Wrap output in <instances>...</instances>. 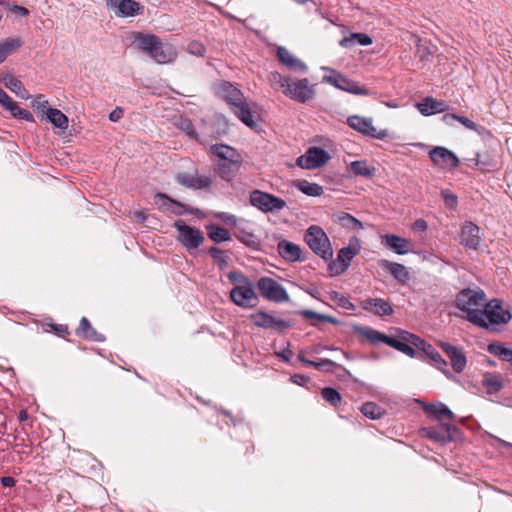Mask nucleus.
Returning a JSON list of instances; mask_svg holds the SVG:
<instances>
[{
  "label": "nucleus",
  "instance_id": "nucleus-1",
  "mask_svg": "<svg viewBox=\"0 0 512 512\" xmlns=\"http://www.w3.org/2000/svg\"><path fill=\"white\" fill-rule=\"evenodd\" d=\"M133 42L139 50L146 53L158 64L170 63L177 57L174 46L163 42L157 35L134 32Z\"/></svg>",
  "mask_w": 512,
  "mask_h": 512
},
{
  "label": "nucleus",
  "instance_id": "nucleus-2",
  "mask_svg": "<svg viewBox=\"0 0 512 512\" xmlns=\"http://www.w3.org/2000/svg\"><path fill=\"white\" fill-rule=\"evenodd\" d=\"M210 152L220 160L214 163L213 169L223 181L232 182L240 171L243 163L241 154L226 144H214Z\"/></svg>",
  "mask_w": 512,
  "mask_h": 512
},
{
  "label": "nucleus",
  "instance_id": "nucleus-3",
  "mask_svg": "<svg viewBox=\"0 0 512 512\" xmlns=\"http://www.w3.org/2000/svg\"><path fill=\"white\" fill-rule=\"evenodd\" d=\"M270 82L279 85L282 93L286 97L299 103H306L315 95V90L313 86L309 84L307 78L296 80L291 77L283 76L279 72H272L270 74Z\"/></svg>",
  "mask_w": 512,
  "mask_h": 512
},
{
  "label": "nucleus",
  "instance_id": "nucleus-4",
  "mask_svg": "<svg viewBox=\"0 0 512 512\" xmlns=\"http://www.w3.org/2000/svg\"><path fill=\"white\" fill-rule=\"evenodd\" d=\"M512 319L509 310L502 307L499 299H491L481 313H474L471 323L480 328L496 330V325H505Z\"/></svg>",
  "mask_w": 512,
  "mask_h": 512
},
{
  "label": "nucleus",
  "instance_id": "nucleus-5",
  "mask_svg": "<svg viewBox=\"0 0 512 512\" xmlns=\"http://www.w3.org/2000/svg\"><path fill=\"white\" fill-rule=\"evenodd\" d=\"M488 300L483 290L477 288H464L458 292L455 304L456 307L465 312V319L471 323L474 313H481L482 309L486 307Z\"/></svg>",
  "mask_w": 512,
  "mask_h": 512
},
{
  "label": "nucleus",
  "instance_id": "nucleus-6",
  "mask_svg": "<svg viewBox=\"0 0 512 512\" xmlns=\"http://www.w3.org/2000/svg\"><path fill=\"white\" fill-rule=\"evenodd\" d=\"M354 332L358 335L364 336L367 340H369L372 344H376L378 342L385 343L386 345L404 353L405 355L413 358L416 356V351L414 347L409 343L403 341L399 335L395 337L388 336L376 329L366 326H355Z\"/></svg>",
  "mask_w": 512,
  "mask_h": 512
},
{
  "label": "nucleus",
  "instance_id": "nucleus-7",
  "mask_svg": "<svg viewBox=\"0 0 512 512\" xmlns=\"http://www.w3.org/2000/svg\"><path fill=\"white\" fill-rule=\"evenodd\" d=\"M304 240L309 248L323 260L332 259L333 250L330 240L321 227L317 225L310 226L306 230Z\"/></svg>",
  "mask_w": 512,
  "mask_h": 512
},
{
  "label": "nucleus",
  "instance_id": "nucleus-8",
  "mask_svg": "<svg viewBox=\"0 0 512 512\" xmlns=\"http://www.w3.org/2000/svg\"><path fill=\"white\" fill-rule=\"evenodd\" d=\"M419 433L422 437L441 444L455 442L462 438V432L457 426L445 422H439L434 426L423 427L420 429Z\"/></svg>",
  "mask_w": 512,
  "mask_h": 512
},
{
  "label": "nucleus",
  "instance_id": "nucleus-9",
  "mask_svg": "<svg viewBox=\"0 0 512 512\" xmlns=\"http://www.w3.org/2000/svg\"><path fill=\"white\" fill-rule=\"evenodd\" d=\"M249 202L263 213L278 212L286 206V202L283 199L258 189L250 192Z\"/></svg>",
  "mask_w": 512,
  "mask_h": 512
},
{
  "label": "nucleus",
  "instance_id": "nucleus-10",
  "mask_svg": "<svg viewBox=\"0 0 512 512\" xmlns=\"http://www.w3.org/2000/svg\"><path fill=\"white\" fill-rule=\"evenodd\" d=\"M360 245L358 240L355 239V245L350 242L347 247L339 250L336 260H329L328 270L331 275L338 276L347 271L352 259L359 253Z\"/></svg>",
  "mask_w": 512,
  "mask_h": 512
},
{
  "label": "nucleus",
  "instance_id": "nucleus-11",
  "mask_svg": "<svg viewBox=\"0 0 512 512\" xmlns=\"http://www.w3.org/2000/svg\"><path fill=\"white\" fill-rule=\"evenodd\" d=\"M257 288L260 294L269 301L281 303L289 300V295L286 289L273 278H259L257 281Z\"/></svg>",
  "mask_w": 512,
  "mask_h": 512
},
{
  "label": "nucleus",
  "instance_id": "nucleus-12",
  "mask_svg": "<svg viewBox=\"0 0 512 512\" xmlns=\"http://www.w3.org/2000/svg\"><path fill=\"white\" fill-rule=\"evenodd\" d=\"M174 227L179 233V242H181L187 249H196L203 243L204 235L200 229L189 226L182 220L175 221Z\"/></svg>",
  "mask_w": 512,
  "mask_h": 512
},
{
  "label": "nucleus",
  "instance_id": "nucleus-13",
  "mask_svg": "<svg viewBox=\"0 0 512 512\" xmlns=\"http://www.w3.org/2000/svg\"><path fill=\"white\" fill-rule=\"evenodd\" d=\"M347 124L353 130L374 139L383 140L388 136V131L386 129L377 131V129L373 126V121L371 118L352 115L347 118Z\"/></svg>",
  "mask_w": 512,
  "mask_h": 512
},
{
  "label": "nucleus",
  "instance_id": "nucleus-14",
  "mask_svg": "<svg viewBox=\"0 0 512 512\" xmlns=\"http://www.w3.org/2000/svg\"><path fill=\"white\" fill-rule=\"evenodd\" d=\"M230 298L237 306L242 308H253L259 302L252 282L247 285L234 286L230 291Z\"/></svg>",
  "mask_w": 512,
  "mask_h": 512
},
{
  "label": "nucleus",
  "instance_id": "nucleus-15",
  "mask_svg": "<svg viewBox=\"0 0 512 512\" xmlns=\"http://www.w3.org/2000/svg\"><path fill=\"white\" fill-rule=\"evenodd\" d=\"M330 159L329 153L320 147H311L305 155L297 159V165L305 169H316L324 166Z\"/></svg>",
  "mask_w": 512,
  "mask_h": 512
},
{
  "label": "nucleus",
  "instance_id": "nucleus-16",
  "mask_svg": "<svg viewBox=\"0 0 512 512\" xmlns=\"http://www.w3.org/2000/svg\"><path fill=\"white\" fill-rule=\"evenodd\" d=\"M431 161L442 169H454L459 165L458 157L449 149L437 146L429 151Z\"/></svg>",
  "mask_w": 512,
  "mask_h": 512
},
{
  "label": "nucleus",
  "instance_id": "nucleus-17",
  "mask_svg": "<svg viewBox=\"0 0 512 512\" xmlns=\"http://www.w3.org/2000/svg\"><path fill=\"white\" fill-rule=\"evenodd\" d=\"M324 80L336 88L341 89L343 91L355 94V95H366L367 90L358 86V84L343 74L336 72L335 70H331L330 75L324 76Z\"/></svg>",
  "mask_w": 512,
  "mask_h": 512
},
{
  "label": "nucleus",
  "instance_id": "nucleus-18",
  "mask_svg": "<svg viewBox=\"0 0 512 512\" xmlns=\"http://www.w3.org/2000/svg\"><path fill=\"white\" fill-rule=\"evenodd\" d=\"M175 180L178 184L194 189V190H206L212 186L213 180L208 175H193L187 172L178 173L175 176Z\"/></svg>",
  "mask_w": 512,
  "mask_h": 512
},
{
  "label": "nucleus",
  "instance_id": "nucleus-19",
  "mask_svg": "<svg viewBox=\"0 0 512 512\" xmlns=\"http://www.w3.org/2000/svg\"><path fill=\"white\" fill-rule=\"evenodd\" d=\"M438 346L443 350L446 356L449 358L451 362V366L456 373H461L464 371L467 358L463 350L459 347H456L448 342L439 341Z\"/></svg>",
  "mask_w": 512,
  "mask_h": 512
},
{
  "label": "nucleus",
  "instance_id": "nucleus-20",
  "mask_svg": "<svg viewBox=\"0 0 512 512\" xmlns=\"http://www.w3.org/2000/svg\"><path fill=\"white\" fill-rule=\"evenodd\" d=\"M360 306L363 310L380 317L390 316L394 313L392 304L382 298H367L361 300Z\"/></svg>",
  "mask_w": 512,
  "mask_h": 512
},
{
  "label": "nucleus",
  "instance_id": "nucleus-21",
  "mask_svg": "<svg viewBox=\"0 0 512 512\" xmlns=\"http://www.w3.org/2000/svg\"><path fill=\"white\" fill-rule=\"evenodd\" d=\"M277 251L284 260L289 262H303L306 260V255L300 245L285 239L278 242Z\"/></svg>",
  "mask_w": 512,
  "mask_h": 512
},
{
  "label": "nucleus",
  "instance_id": "nucleus-22",
  "mask_svg": "<svg viewBox=\"0 0 512 512\" xmlns=\"http://www.w3.org/2000/svg\"><path fill=\"white\" fill-rule=\"evenodd\" d=\"M480 228L472 222H465L461 228L460 244L477 250L480 245Z\"/></svg>",
  "mask_w": 512,
  "mask_h": 512
},
{
  "label": "nucleus",
  "instance_id": "nucleus-23",
  "mask_svg": "<svg viewBox=\"0 0 512 512\" xmlns=\"http://www.w3.org/2000/svg\"><path fill=\"white\" fill-rule=\"evenodd\" d=\"M381 243L399 255L413 251L410 240L395 234H385L381 237Z\"/></svg>",
  "mask_w": 512,
  "mask_h": 512
},
{
  "label": "nucleus",
  "instance_id": "nucleus-24",
  "mask_svg": "<svg viewBox=\"0 0 512 512\" xmlns=\"http://www.w3.org/2000/svg\"><path fill=\"white\" fill-rule=\"evenodd\" d=\"M217 94L220 98L225 100L231 108L236 104H239L245 97L240 89L235 87L228 81H221L217 87Z\"/></svg>",
  "mask_w": 512,
  "mask_h": 512
},
{
  "label": "nucleus",
  "instance_id": "nucleus-25",
  "mask_svg": "<svg viewBox=\"0 0 512 512\" xmlns=\"http://www.w3.org/2000/svg\"><path fill=\"white\" fill-rule=\"evenodd\" d=\"M378 263L384 271L391 274L400 284H405L410 279V273L407 267L403 264L392 262L386 259H381Z\"/></svg>",
  "mask_w": 512,
  "mask_h": 512
},
{
  "label": "nucleus",
  "instance_id": "nucleus-26",
  "mask_svg": "<svg viewBox=\"0 0 512 512\" xmlns=\"http://www.w3.org/2000/svg\"><path fill=\"white\" fill-rule=\"evenodd\" d=\"M277 57L279 61L283 65L287 66L290 70L298 71L301 73H306L308 70L307 65L292 55L290 51L285 47L280 46L277 48Z\"/></svg>",
  "mask_w": 512,
  "mask_h": 512
},
{
  "label": "nucleus",
  "instance_id": "nucleus-27",
  "mask_svg": "<svg viewBox=\"0 0 512 512\" xmlns=\"http://www.w3.org/2000/svg\"><path fill=\"white\" fill-rule=\"evenodd\" d=\"M75 333L78 337L89 341L103 342L105 340L104 335L98 333L96 329L92 327L90 321L86 317L81 318Z\"/></svg>",
  "mask_w": 512,
  "mask_h": 512
},
{
  "label": "nucleus",
  "instance_id": "nucleus-28",
  "mask_svg": "<svg viewBox=\"0 0 512 512\" xmlns=\"http://www.w3.org/2000/svg\"><path fill=\"white\" fill-rule=\"evenodd\" d=\"M424 411L439 422H442L443 419L454 420L455 418L454 413L441 402L427 404Z\"/></svg>",
  "mask_w": 512,
  "mask_h": 512
},
{
  "label": "nucleus",
  "instance_id": "nucleus-29",
  "mask_svg": "<svg viewBox=\"0 0 512 512\" xmlns=\"http://www.w3.org/2000/svg\"><path fill=\"white\" fill-rule=\"evenodd\" d=\"M418 110L425 116L442 113L447 109L444 101H438L431 97H426L422 102L417 104Z\"/></svg>",
  "mask_w": 512,
  "mask_h": 512
},
{
  "label": "nucleus",
  "instance_id": "nucleus-30",
  "mask_svg": "<svg viewBox=\"0 0 512 512\" xmlns=\"http://www.w3.org/2000/svg\"><path fill=\"white\" fill-rule=\"evenodd\" d=\"M114 8H117V15L121 17H133L140 14L143 9L135 0H116Z\"/></svg>",
  "mask_w": 512,
  "mask_h": 512
},
{
  "label": "nucleus",
  "instance_id": "nucleus-31",
  "mask_svg": "<svg viewBox=\"0 0 512 512\" xmlns=\"http://www.w3.org/2000/svg\"><path fill=\"white\" fill-rule=\"evenodd\" d=\"M233 113L238 117L241 122H243L249 128H255L257 126L256 121L254 120L251 107L245 100L239 102L232 108Z\"/></svg>",
  "mask_w": 512,
  "mask_h": 512
},
{
  "label": "nucleus",
  "instance_id": "nucleus-32",
  "mask_svg": "<svg viewBox=\"0 0 512 512\" xmlns=\"http://www.w3.org/2000/svg\"><path fill=\"white\" fill-rule=\"evenodd\" d=\"M234 236L248 248L253 250H260L261 240L252 231H249L243 227H237V229L234 231Z\"/></svg>",
  "mask_w": 512,
  "mask_h": 512
},
{
  "label": "nucleus",
  "instance_id": "nucleus-33",
  "mask_svg": "<svg viewBox=\"0 0 512 512\" xmlns=\"http://www.w3.org/2000/svg\"><path fill=\"white\" fill-rule=\"evenodd\" d=\"M1 82L4 84L6 88L15 93L21 99L30 98V94L28 90L24 87L23 83L11 74L3 75V77L1 78Z\"/></svg>",
  "mask_w": 512,
  "mask_h": 512
},
{
  "label": "nucleus",
  "instance_id": "nucleus-34",
  "mask_svg": "<svg viewBox=\"0 0 512 512\" xmlns=\"http://www.w3.org/2000/svg\"><path fill=\"white\" fill-rule=\"evenodd\" d=\"M482 385L488 394H495L503 388V380L499 374L486 372L483 374Z\"/></svg>",
  "mask_w": 512,
  "mask_h": 512
},
{
  "label": "nucleus",
  "instance_id": "nucleus-35",
  "mask_svg": "<svg viewBox=\"0 0 512 512\" xmlns=\"http://www.w3.org/2000/svg\"><path fill=\"white\" fill-rule=\"evenodd\" d=\"M339 44L343 48H352L356 44L368 46L372 44V38L365 33H351L349 36L342 38Z\"/></svg>",
  "mask_w": 512,
  "mask_h": 512
},
{
  "label": "nucleus",
  "instance_id": "nucleus-36",
  "mask_svg": "<svg viewBox=\"0 0 512 512\" xmlns=\"http://www.w3.org/2000/svg\"><path fill=\"white\" fill-rule=\"evenodd\" d=\"M427 352L423 355L428 359L429 363L433 365L435 368L442 371L445 375H451L450 371L447 369V362L443 359L440 353L431 345L427 347Z\"/></svg>",
  "mask_w": 512,
  "mask_h": 512
},
{
  "label": "nucleus",
  "instance_id": "nucleus-37",
  "mask_svg": "<svg viewBox=\"0 0 512 512\" xmlns=\"http://www.w3.org/2000/svg\"><path fill=\"white\" fill-rule=\"evenodd\" d=\"M475 166L480 167L483 171H493L497 169V161L488 153H476L475 158L470 159Z\"/></svg>",
  "mask_w": 512,
  "mask_h": 512
},
{
  "label": "nucleus",
  "instance_id": "nucleus-38",
  "mask_svg": "<svg viewBox=\"0 0 512 512\" xmlns=\"http://www.w3.org/2000/svg\"><path fill=\"white\" fill-rule=\"evenodd\" d=\"M293 186L307 196L318 197L324 192L323 187L317 183H311L307 180H296Z\"/></svg>",
  "mask_w": 512,
  "mask_h": 512
},
{
  "label": "nucleus",
  "instance_id": "nucleus-39",
  "mask_svg": "<svg viewBox=\"0 0 512 512\" xmlns=\"http://www.w3.org/2000/svg\"><path fill=\"white\" fill-rule=\"evenodd\" d=\"M399 337L403 341L409 342L414 348L419 350L422 354L427 352L428 346H431V344L426 342L424 339H422L418 335L410 333L406 330H399Z\"/></svg>",
  "mask_w": 512,
  "mask_h": 512
},
{
  "label": "nucleus",
  "instance_id": "nucleus-40",
  "mask_svg": "<svg viewBox=\"0 0 512 512\" xmlns=\"http://www.w3.org/2000/svg\"><path fill=\"white\" fill-rule=\"evenodd\" d=\"M47 120L54 125V127L60 129H66L68 127V117L57 108H48L45 112Z\"/></svg>",
  "mask_w": 512,
  "mask_h": 512
},
{
  "label": "nucleus",
  "instance_id": "nucleus-41",
  "mask_svg": "<svg viewBox=\"0 0 512 512\" xmlns=\"http://www.w3.org/2000/svg\"><path fill=\"white\" fill-rule=\"evenodd\" d=\"M349 171L355 176L370 178L374 175L375 168H371L366 160H356L350 163Z\"/></svg>",
  "mask_w": 512,
  "mask_h": 512
},
{
  "label": "nucleus",
  "instance_id": "nucleus-42",
  "mask_svg": "<svg viewBox=\"0 0 512 512\" xmlns=\"http://www.w3.org/2000/svg\"><path fill=\"white\" fill-rule=\"evenodd\" d=\"M21 45L22 41L19 38L9 37L0 41V64L5 61L9 54L20 48Z\"/></svg>",
  "mask_w": 512,
  "mask_h": 512
},
{
  "label": "nucleus",
  "instance_id": "nucleus-43",
  "mask_svg": "<svg viewBox=\"0 0 512 512\" xmlns=\"http://www.w3.org/2000/svg\"><path fill=\"white\" fill-rule=\"evenodd\" d=\"M206 229L208 232V237L215 243L231 240V234L226 228L211 224L208 225Z\"/></svg>",
  "mask_w": 512,
  "mask_h": 512
},
{
  "label": "nucleus",
  "instance_id": "nucleus-44",
  "mask_svg": "<svg viewBox=\"0 0 512 512\" xmlns=\"http://www.w3.org/2000/svg\"><path fill=\"white\" fill-rule=\"evenodd\" d=\"M292 327H293V323L291 321L281 319V318H276V317L272 316L271 314H269L265 329L282 333L285 330H288Z\"/></svg>",
  "mask_w": 512,
  "mask_h": 512
},
{
  "label": "nucleus",
  "instance_id": "nucleus-45",
  "mask_svg": "<svg viewBox=\"0 0 512 512\" xmlns=\"http://www.w3.org/2000/svg\"><path fill=\"white\" fill-rule=\"evenodd\" d=\"M360 411L365 417L371 420H378L385 414V410L375 402H365L361 406Z\"/></svg>",
  "mask_w": 512,
  "mask_h": 512
},
{
  "label": "nucleus",
  "instance_id": "nucleus-46",
  "mask_svg": "<svg viewBox=\"0 0 512 512\" xmlns=\"http://www.w3.org/2000/svg\"><path fill=\"white\" fill-rule=\"evenodd\" d=\"M337 222L342 227L350 230L363 229L362 222L347 212H340L339 214H337Z\"/></svg>",
  "mask_w": 512,
  "mask_h": 512
},
{
  "label": "nucleus",
  "instance_id": "nucleus-47",
  "mask_svg": "<svg viewBox=\"0 0 512 512\" xmlns=\"http://www.w3.org/2000/svg\"><path fill=\"white\" fill-rule=\"evenodd\" d=\"M156 198H159L163 201V205H168V204H172L176 207V209H173L172 212L175 213L176 215H182L184 213H193V210L192 208H190L189 206L177 201V200H174L172 199L171 197H169L168 195L164 194V193H157L156 194Z\"/></svg>",
  "mask_w": 512,
  "mask_h": 512
},
{
  "label": "nucleus",
  "instance_id": "nucleus-48",
  "mask_svg": "<svg viewBox=\"0 0 512 512\" xmlns=\"http://www.w3.org/2000/svg\"><path fill=\"white\" fill-rule=\"evenodd\" d=\"M299 314L307 320H317L321 322L331 323L333 325H339L340 321L330 315L320 314L318 312L305 309L299 312Z\"/></svg>",
  "mask_w": 512,
  "mask_h": 512
},
{
  "label": "nucleus",
  "instance_id": "nucleus-49",
  "mask_svg": "<svg viewBox=\"0 0 512 512\" xmlns=\"http://www.w3.org/2000/svg\"><path fill=\"white\" fill-rule=\"evenodd\" d=\"M209 254L221 269H224L228 266L229 256L224 250L218 248L217 246H212L209 249Z\"/></svg>",
  "mask_w": 512,
  "mask_h": 512
},
{
  "label": "nucleus",
  "instance_id": "nucleus-50",
  "mask_svg": "<svg viewBox=\"0 0 512 512\" xmlns=\"http://www.w3.org/2000/svg\"><path fill=\"white\" fill-rule=\"evenodd\" d=\"M14 118L34 122L33 115L26 109L21 108L15 101L7 109Z\"/></svg>",
  "mask_w": 512,
  "mask_h": 512
},
{
  "label": "nucleus",
  "instance_id": "nucleus-51",
  "mask_svg": "<svg viewBox=\"0 0 512 512\" xmlns=\"http://www.w3.org/2000/svg\"><path fill=\"white\" fill-rule=\"evenodd\" d=\"M323 399H325L330 405L336 407L342 401L341 394L332 387H325L321 391Z\"/></svg>",
  "mask_w": 512,
  "mask_h": 512
},
{
  "label": "nucleus",
  "instance_id": "nucleus-52",
  "mask_svg": "<svg viewBox=\"0 0 512 512\" xmlns=\"http://www.w3.org/2000/svg\"><path fill=\"white\" fill-rule=\"evenodd\" d=\"M335 366H338V363L330 360V359H320L319 361H314L313 364H311V367H314L315 369L319 371H325L329 373H334Z\"/></svg>",
  "mask_w": 512,
  "mask_h": 512
},
{
  "label": "nucleus",
  "instance_id": "nucleus-53",
  "mask_svg": "<svg viewBox=\"0 0 512 512\" xmlns=\"http://www.w3.org/2000/svg\"><path fill=\"white\" fill-rule=\"evenodd\" d=\"M440 194L447 208L452 210L456 209L458 205V197L452 191L448 189H443L441 190Z\"/></svg>",
  "mask_w": 512,
  "mask_h": 512
},
{
  "label": "nucleus",
  "instance_id": "nucleus-54",
  "mask_svg": "<svg viewBox=\"0 0 512 512\" xmlns=\"http://www.w3.org/2000/svg\"><path fill=\"white\" fill-rule=\"evenodd\" d=\"M231 283L235 286L247 285L251 283L250 279L240 271H230L227 275Z\"/></svg>",
  "mask_w": 512,
  "mask_h": 512
},
{
  "label": "nucleus",
  "instance_id": "nucleus-55",
  "mask_svg": "<svg viewBox=\"0 0 512 512\" xmlns=\"http://www.w3.org/2000/svg\"><path fill=\"white\" fill-rule=\"evenodd\" d=\"M187 51L191 55L197 56V57H204L206 54V47L203 43L199 41H191L187 45Z\"/></svg>",
  "mask_w": 512,
  "mask_h": 512
},
{
  "label": "nucleus",
  "instance_id": "nucleus-56",
  "mask_svg": "<svg viewBox=\"0 0 512 512\" xmlns=\"http://www.w3.org/2000/svg\"><path fill=\"white\" fill-rule=\"evenodd\" d=\"M268 315L269 313L259 310L250 315V320L255 326L265 329Z\"/></svg>",
  "mask_w": 512,
  "mask_h": 512
},
{
  "label": "nucleus",
  "instance_id": "nucleus-57",
  "mask_svg": "<svg viewBox=\"0 0 512 512\" xmlns=\"http://www.w3.org/2000/svg\"><path fill=\"white\" fill-rule=\"evenodd\" d=\"M179 127L182 131H184L191 139H195L197 140L198 139V134L195 130V127L193 125V123L191 122V120L185 118V119H181L180 123H179Z\"/></svg>",
  "mask_w": 512,
  "mask_h": 512
},
{
  "label": "nucleus",
  "instance_id": "nucleus-58",
  "mask_svg": "<svg viewBox=\"0 0 512 512\" xmlns=\"http://www.w3.org/2000/svg\"><path fill=\"white\" fill-rule=\"evenodd\" d=\"M335 374L337 378L341 381H347L352 379L353 381L357 382V379H355L349 370H347L344 366L338 364V366H335L334 368Z\"/></svg>",
  "mask_w": 512,
  "mask_h": 512
},
{
  "label": "nucleus",
  "instance_id": "nucleus-59",
  "mask_svg": "<svg viewBox=\"0 0 512 512\" xmlns=\"http://www.w3.org/2000/svg\"><path fill=\"white\" fill-rule=\"evenodd\" d=\"M48 101L45 99V96L43 94H38L35 96L34 100L32 101V107L37 111H45L47 108Z\"/></svg>",
  "mask_w": 512,
  "mask_h": 512
},
{
  "label": "nucleus",
  "instance_id": "nucleus-60",
  "mask_svg": "<svg viewBox=\"0 0 512 512\" xmlns=\"http://www.w3.org/2000/svg\"><path fill=\"white\" fill-rule=\"evenodd\" d=\"M49 326L51 327L52 331L59 337L66 338V336L70 334L67 325L51 323Z\"/></svg>",
  "mask_w": 512,
  "mask_h": 512
},
{
  "label": "nucleus",
  "instance_id": "nucleus-61",
  "mask_svg": "<svg viewBox=\"0 0 512 512\" xmlns=\"http://www.w3.org/2000/svg\"><path fill=\"white\" fill-rule=\"evenodd\" d=\"M218 218H220L225 224H227L229 226H236V224H237L236 217L234 215L226 213V212L219 213Z\"/></svg>",
  "mask_w": 512,
  "mask_h": 512
},
{
  "label": "nucleus",
  "instance_id": "nucleus-62",
  "mask_svg": "<svg viewBox=\"0 0 512 512\" xmlns=\"http://www.w3.org/2000/svg\"><path fill=\"white\" fill-rule=\"evenodd\" d=\"M8 6L10 8V10L15 13V14H18V15H21V16H28L29 15V10L23 6H19L17 5L15 2L13 3H8Z\"/></svg>",
  "mask_w": 512,
  "mask_h": 512
},
{
  "label": "nucleus",
  "instance_id": "nucleus-63",
  "mask_svg": "<svg viewBox=\"0 0 512 512\" xmlns=\"http://www.w3.org/2000/svg\"><path fill=\"white\" fill-rule=\"evenodd\" d=\"M14 100L0 88V104L7 110L12 105Z\"/></svg>",
  "mask_w": 512,
  "mask_h": 512
},
{
  "label": "nucleus",
  "instance_id": "nucleus-64",
  "mask_svg": "<svg viewBox=\"0 0 512 512\" xmlns=\"http://www.w3.org/2000/svg\"><path fill=\"white\" fill-rule=\"evenodd\" d=\"M506 347L502 344H490L488 346V351L493 354V355H496L498 357H501L503 355V352L505 351Z\"/></svg>",
  "mask_w": 512,
  "mask_h": 512
}]
</instances>
